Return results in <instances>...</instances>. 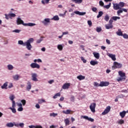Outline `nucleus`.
Masks as SVG:
<instances>
[{"instance_id": "obj_64", "label": "nucleus", "mask_w": 128, "mask_h": 128, "mask_svg": "<svg viewBox=\"0 0 128 128\" xmlns=\"http://www.w3.org/2000/svg\"><path fill=\"white\" fill-rule=\"evenodd\" d=\"M70 100L71 102H74V96H71Z\"/></svg>"}, {"instance_id": "obj_36", "label": "nucleus", "mask_w": 128, "mask_h": 128, "mask_svg": "<svg viewBox=\"0 0 128 128\" xmlns=\"http://www.w3.org/2000/svg\"><path fill=\"white\" fill-rule=\"evenodd\" d=\"M57 48L60 52L62 50V48H64V46H62V44H58L57 46Z\"/></svg>"}, {"instance_id": "obj_42", "label": "nucleus", "mask_w": 128, "mask_h": 128, "mask_svg": "<svg viewBox=\"0 0 128 128\" xmlns=\"http://www.w3.org/2000/svg\"><path fill=\"white\" fill-rule=\"evenodd\" d=\"M118 4L120 8H124V2H120Z\"/></svg>"}, {"instance_id": "obj_5", "label": "nucleus", "mask_w": 128, "mask_h": 128, "mask_svg": "<svg viewBox=\"0 0 128 128\" xmlns=\"http://www.w3.org/2000/svg\"><path fill=\"white\" fill-rule=\"evenodd\" d=\"M32 80L33 82H38V74L36 73H32Z\"/></svg>"}, {"instance_id": "obj_33", "label": "nucleus", "mask_w": 128, "mask_h": 128, "mask_svg": "<svg viewBox=\"0 0 128 128\" xmlns=\"http://www.w3.org/2000/svg\"><path fill=\"white\" fill-rule=\"evenodd\" d=\"M93 54L94 56V58H97V60H98V58H100V53L98 52H94Z\"/></svg>"}, {"instance_id": "obj_7", "label": "nucleus", "mask_w": 128, "mask_h": 128, "mask_svg": "<svg viewBox=\"0 0 128 128\" xmlns=\"http://www.w3.org/2000/svg\"><path fill=\"white\" fill-rule=\"evenodd\" d=\"M110 106H107L104 111L102 112V115L106 116V114H108L109 112H110Z\"/></svg>"}, {"instance_id": "obj_30", "label": "nucleus", "mask_w": 128, "mask_h": 128, "mask_svg": "<svg viewBox=\"0 0 128 128\" xmlns=\"http://www.w3.org/2000/svg\"><path fill=\"white\" fill-rule=\"evenodd\" d=\"M72 112V110H62V113L64 114H70V112Z\"/></svg>"}, {"instance_id": "obj_59", "label": "nucleus", "mask_w": 128, "mask_h": 128, "mask_svg": "<svg viewBox=\"0 0 128 128\" xmlns=\"http://www.w3.org/2000/svg\"><path fill=\"white\" fill-rule=\"evenodd\" d=\"M92 10L94 12H96V10H98V8L96 7H93L92 8Z\"/></svg>"}, {"instance_id": "obj_17", "label": "nucleus", "mask_w": 128, "mask_h": 128, "mask_svg": "<svg viewBox=\"0 0 128 128\" xmlns=\"http://www.w3.org/2000/svg\"><path fill=\"white\" fill-rule=\"evenodd\" d=\"M74 14H78V16H85L86 14V12H80V11H74Z\"/></svg>"}, {"instance_id": "obj_34", "label": "nucleus", "mask_w": 128, "mask_h": 128, "mask_svg": "<svg viewBox=\"0 0 128 128\" xmlns=\"http://www.w3.org/2000/svg\"><path fill=\"white\" fill-rule=\"evenodd\" d=\"M98 64V61L91 60L90 62V64L92 66H96V64Z\"/></svg>"}, {"instance_id": "obj_32", "label": "nucleus", "mask_w": 128, "mask_h": 128, "mask_svg": "<svg viewBox=\"0 0 128 128\" xmlns=\"http://www.w3.org/2000/svg\"><path fill=\"white\" fill-rule=\"evenodd\" d=\"M52 20H60V18L58 15L54 16L51 18Z\"/></svg>"}, {"instance_id": "obj_58", "label": "nucleus", "mask_w": 128, "mask_h": 128, "mask_svg": "<svg viewBox=\"0 0 128 128\" xmlns=\"http://www.w3.org/2000/svg\"><path fill=\"white\" fill-rule=\"evenodd\" d=\"M124 38H128V35L126 34H123L122 36Z\"/></svg>"}, {"instance_id": "obj_13", "label": "nucleus", "mask_w": 128, "mask_h": 128, "mask_svg": "<svg viewBox=\"0 0 128 128\" xmlns=\"http://www.w3.org/2000/svg\"><path fill=\"white\" fill-rule=\"evenodd\" d=\"M16 122H10L6 124V126H7V128H14V126H16Z\"/></svg>"}, {"instance_id": "obj_43", "label": "nucleus", "mask_w": 128, "mask_h": 128, "mask_svg": "<svg viewBox=\"0 0 128 128\" xmlns=\"http://www.w3.org/2000/svg\"><path fill=\"white\" fill-rule=\"evenodd\" d=\"M112 19L113 20H120V17L114 16L112 17Z\"/></svg>"}, {"instance_id": "obj_4", "label": "nucleus", "mask_w": 128, "mask_h": 128, "mask_svg": "<svg viewBox=\"0 0 128 128\" xmlns=\"http://www.w3.org/2000/svg\"><path fill=\"white\" fill-rule=\"evenodd\" d=\"M122 66V64L120 63L114 62V64L112 66V70H116V68H120Z\"/></svg>"}, {"instance_id": "obj_57", "label": "nucleus", "mask_w": 128, "mask_h": 128, "mask_svg": "<svg viewBox=\"0 0 128 128\" xmlns=\"http://www.w3.org/2000/svg\"><path fill=\"white\" fill-rule=\"evenodd\" d=\"M66 12H67V11L66 10V11L64 12V14H59V16H66Z\"/></svg>"}, {"instance_id": "obj_11", "label": "nucleus", "mask_w": 128, "mask_h": 128, "mask_svg": "<svg viewBox=\"0 0 128 128\" xmlns=\"http://www.w3.org/2000/svg\"><path fill=\"white\" fill-rule=\"evenodd\" d=\"M16 104L18 106L17 110L18 112H22V110H24V108H22V103L17 102Z\"/></svg>"}, {"instance_id": "obj_9", "label": "nucleus", "mask_w": 128, "mask_h": 128, "mask_svg": "<svg viewBox=\"0 0 128 128\" xmlns=\"http://www.w3.org/2000/svg\"><path fill=\"white\" fill-rule=\"evenodd\" d=\"M81 118H84V120H88L89 122H93L94 121V120L92 118H89L88 116H81Z\"/></svg>"}, {"instance_id": "obj_28", "label": "nucleus", "mask_w": 128, "mask_h": 128, "mask_svg": "<svg viewBox=\"0 0 128 128\" xmlns=\"http://www.w3.org/2000/svg\"><path fill=\"white\" fill-rule=\"evenodd\" d=\"M50 0H42L41 3L42 4H50Z\"/></svg>"}, {"instance_id": "obj_24", "label": "nucleus", "mask_w": 128, "mask_h": 128, "mask_svg": "<svg viewBox=\"0 0 128 128\" xmlns=\"http://www.w3.org/2000/svg\"><path fill=\"white\" fill-rule=\"evenodd\" d=\"M28 128H42V127L40 125H36V126L30 125L28 126Z\"/></svg>"}, {"instance_id": "obj_20", "label": "nucleus", "mask_w": 128, "mask_h": 128, "mask_svg": "<svg viewBox=\"0 0 128 128\" xmlns=\"http://www.w3.org/2000/svg\"><path fill=\"white\" fill-rule=\"evenodd\" d=\"M26 90H28V92H30V90H32V84L30 82H27V86Z\"/></svg>"}, {"instance_id": "obj_53", "label": "nucleus", "mask_w": 128, "mask_h": 128, "mask_svg": "<svg viewBox=\"0 0 128 128\" xmlns=\"http://www.w3.org/2000/svg\"><path fill=\"white\" fill-rule=\"evenodd\" d=\"M42 42V38H41L40 39L38 40L36 42V44H40Z\"/></svg>"}, {"instance_id": "obj_22", "label": "nucleus", "mask_w": 128, "mask_h": 128, "mask_svg": "<svg viewBox=\"0 0 128 128\" xmlns=\"http://www.w3.org/2000/svg\"><path fill=\"white\" fill-rule=\"evenodd\" d=\"M20 78V76L18 74H15L12 76V78L14 80H18Z\"/></svg>"}, {"instance_id": "obj_25", "label": "nucleus", "mask_w": 128, "mask_h": 128, "mask_svg": "<svg viewBox=\"0 0 128 128\" xmlns=\"http://www.w3.org/2000/svg\"><path fill=\"white\" fill-rule=\"evenodd\" d=\"M106 28V30H110V28H114V26H112V24H107L105 25Z\"/></svg>"}, {"instance_id": "obj_2", "label": "nucleus", "mask_w": 128, "mask_h": 128, "mask_svg": "<svg viewBox=\"0 0 128 128\" xmlns=\"http://www.w3.org/2000/svg\"><path fill=\"white\" fill-rule=\"evenodd\" d=\"M16 22L18 26H19V24H22V26H36V24L34 23H24V20H22L20 18H17Z\"/></svg>"}, {"instance_id": "obj_40", "label": "nucleus", "mask_w": 128, "mask_h": 128, "mask_svg": "<svg viewBox=\"0 0 128 128\" xmlns=\"http://www.w3.org/2000/svg\"><path fill=\"white\" fill-rule=\"evenodd\" d=\"M112 6V3H109L108 4L104 6V8H106L107 10H108V8H110V6Z\"/></svg>"}, {"instance_id": "obj_55", "label": "nucleus", "mask_w": 128, "mask_h": 128, "mask_svg": "<svg viewBox=\"0 0 128 128\" xmlns=\"http://www.w3.org/2000/svg\"><path fill=\"white\" fill-rule=\"evenodd\" d=\"M80 59L83 62H84V64H86V60L84 59L83 56H82L80 58Z\"/></svg>"}, {"instance_id": "obj_1", "label": "nucleus", "mask_w": 128, "mask_h": 128, "mask_svg": "<svg viewBox=\"0 0 128 128\" xmlns=\"http://www.w3.org/2000/svg\"><path fill=\"white\" fill-rule=\"evenodd\" d=\"M34 38H30L24 42V41L20 40L18 41V44H20L23 46H26V48H27L28 50H30L32 48V46L31 44L34 42Z\"/></svg>"}, {"instance_id": "obj_46", "label": "nucleus", "mask_w": 128, "mask_h": 128, "mask_svg": "<svg viewBox=\"0 0 128 128\" xmlns=\"http://www.w3.org/2000/svg\"><path fill=\"white\" fill-rule=\"evenodd\" d=\"M104 20H106V22H108V20H110V16L108 14H106L104 16Z\"/></svg>"}, {"instance_id": "obj_10", "label": "nucleus", "mask_w": 128, "mask_h": 128, "mask_svg": "<svg viewBox=\"0 0 128 128\" xmlns=\"http://www.w3.org/2000/svg\"><path fill=\"white\" fill-rule=\"evenodd\" d=\"M30 68H40V64H36V63H32L30 64Z\"/></svg>"}, {"instance_id": "obj_23", "label": "nucleus", "mask_w": 128, "mask_h": 128, "mask_svg": "<svg viewBox=\"0 0 128 128\" xmlns=\"http://www.w3.org/2000/svg\"><path fill=\"white\" fill-rule=\"evenodd\" d=\"M9 98L10 100H12V104H13L14 103L16 104V101L14 100V95H12L10 96Z\"/></svg>"}, {"instance_id": "obj_29", "label": "nucleus", "mask_w": 128, "mask_h": 128, "mask_svg": "<svg viewBox=\"0 0 128 128\" xmlns=\"http://www.w3.org/2000/svg\"><path fill=\"white\" fill-rule=\"evenodd\" d=\"M71 1L72 2H74L75 4H78L82 2V0H71Z\"/></svg>"}, {"instance_id": "obj_56", "label": "nucleus", "mask_w": 128, "mask_h": 128, "mask_svg": "<svg viewBox=\"0 0 128 128\" xmlns=\"http://www.w3.org/2000/svg\"><path fill=\"white\" fill-rule=\"evenodd\" d=\"M124 120H120L118 121V124H124Z\"/></svg>"}, {"instance_id": "obj_44", "label": "nucleus", "mask_w": 128, "mask_h": 128, "mask_svg": "<svg viewBox=\"0 0 128 128\" xmlns=\"http://www.w3.org/2000/svg\"><path fill=\"white\" fill-rule=\"evenodd\" d=\"M58 96H60V92H58V93L56 94L53 96V98H58Z\"/></svg>"}, {"instance_id": "obj_50", "label": "nucleus", "mask_w": 128, "mask_h": 128, "mask_svg": "<svg viewBox=\"0 0 128 128\" xmlns=\"http://www.w3.org/2000/svg\"><path fill=\"white\" fill-rule=\"evenodd\" d=\"M99 4L100 6H104V3L102 2V0H100L99 2Z\"/></svg>"}, {"instance_id": "obj_12", "label": "nucleus", "mask_w": 128, "mask_h": 128, "mask_svg": "<svg viewBox=\"0 0 128 128\" xmlns=\"http://www.w3.org/2000/svg\"><path fill=\"white\" fill-rule=\"evenodd\" d=\"M9 110H10L13 114H16V104L13 103V104H12V107L9 108Z\"/></svg>"}, {"instance_id": "obj_15", "label": "nucleus", "mask_w": 128, "mask_h": 128, "mask_svg": "<svg viewBox=\"0 0 128 128\" xmlns=\"http://www.w3.org/2000/svg\"><path fill=\"white\" fill-rule=\"evenodd\" d=\"M107 56H109V58H110L112 60H116V56L114 54H110V53H107Z\"/></svg>"}, {"instance_id": "obj_26", "label": "nucleus", "mask_w": 128, "mask_h": 128, "mask_svg": "<svg viewBox=\"0 0 128 128\" xmlns=\"http://www.w3.org/2000/svg\"><path fill=\"white\" fill-rule=\"evenodd\" d=\"M126 111H122V112H120V116H121L122 118H124L126 116Z\"/></svg>"}, {"instance_id": "obj_63", "label": "nucleus", "mask_w": 128, "mask_h": 128, "mask_svg": "<svg viewBox=\"0 0 128 128\" xmlns=\"http://www.w3.org/2000/svg\"><path fill=\"white\" fill-rule=\"evenodd\" d=\"M48 84H53V82H54V80H50L48 82Z\"/></svg>"}, {"instance_id": "obj_21", "label": "nucleus", "mask_w": 128, "mask_h": 128, "mask_svg": "<svg viewBox=\"0 0 128 128\" xmlns=\"http://www.w3.org/2000/svg\"><path fill=\"white\" fill-rule=\"evenodd\" d=\"M8 82L4 83L3 85L1 86V88H2V90H8Z\"/></svg>"}, {"instance_id": "obj_31", "label": "nucleus", "mask_w": 128, "mask_h": 128, "mask_svg": "<svg viewBox=\"0 0 128 128\" xmlns=\"http://www.w3.org/2000/svg\"><path fill=\"white\" fill-rule=\"evenodd\" d=\"M77 78L79 80H84V78H86V76L80 75L77 76Z\"/></svg>"}, {"instance_id": "obj_35", "label": "nucleus", "mask_w": 128, "mask_h": 128, "mask_svg": "<svg viewBox=\"0 0 128 128\" xmlns=\"http://www.w3.org/2000/svg\"><path fill=\"white\" fill-rule=\"evenodd\" d=\"M7 68L8 70H14V66L12 64H8Z\"/></svg>"}, {"instance_id": "obj_49", "label": "nucleus", "mask_w": 128, "mask_h": 128, "mask_svg": "<svg viewBox=\"0 0 128 128\" xmlns=\"http://www.w3.org/2000/svg\"><path fill=\"white\" fill-rule=\"evenodd\" d=\"M20 102L22 104V106H26V100H22Z\"/></svg>"}, {"instance_id": "obj_19", "label": "nucleus", "mask_w": 128, "mask_h": 128, "mask_svg": "<svg viewBox=\"0 0 128 128\" xmlns=\"http://www.w3.org/2000/svg\"><path fill=\"white\" fill-rule=\"evenodd\" d=\"M113 8L116 10H120V8L118 4H113Z\"/></svg>"}, {"instance_id": "obj_47", "label": "nucleus", "mask_w": 128, "mask_h": 128, "mask_svg": "<svg viewBox=\"0 0 128 128\" xmlns=\"http://www.w3.org/2000/svg\"><path fill=\"white\" fill-rule=\"evenodd\" d=\"M16 15L14 13H10L9 14V16H10V18H16Z\"/></svg>"}, {"instance_id": "obj_60", "label": "nucleus", "mask_w": 128, "mask_h": 128, "mask_svg": "<svg viewBox=\"0 0 128 128\" xmlns=\"http://www.w3.org/2000/svg\"><path fill=\"white\" fill-rule=\"evenodd\" d=\"M102 32V28L98 27L96 28V32Z\"/></svg>"}, {"instance_id": "obj_6", "label": "nucleus", "mask_w": 128, "mask_h": 128, "mask_svg": "<svg viewBox=\"0 0 128 128\" xmlns=\"http://www.w3.org/2000/svg\"><path fill=\"white\" fill-rule=\"evenodd\" d=\"M96 104L94 102L92 103L90 106V108L92 112H96Z\"/></svg>"}, {"instance_id": "obj_41", "label": "nucleus", "mask_w": 128, "mask_h": 128, "mask_svg": "<svg viewBox=\"0 0 128 128\" xmlns=\"http://www.w3.org/2000/svg\"><path fill=\"white\" fill-rule=\"evenodd\" d=\"M44 102H46V100H44V99H39L38 100V103L42 104Z\"/></svg>"}, {"instance_id": "obj_61", "label": "nucleus", "mask_w": 128, "mask_h": 128, "mask_svg": "<svg viewBox=\"0 0 128 128\" xmlns=\"http://www.w3.org/2000/svg\"><path fill=\"white\" fill-rule=\"evenodd\" d=\"M94 86H100L98 82H94Z\"/></svg>"}, {"instance_id": "obj_51", "label": "nucleus", "mask_w": 128, "mask_h": 128, "mask_svg": "<svg viewBox=\"0 0 128 128\" xmlns=\"http://www.w3.org/2000/svg\"><path fill=\"white\" fill-rule=\"evenodd\" d=\"M80 48L82 49V50H83V52H86V50H84V46L81 45Z\"/></svg>"}, {"instance_id": "obj_54", "label": "nucleus", "mask_w": 128, "mask_h": 128, "mask_svg": "<svg viewBox=\"0 0 128 128\" xmlns=\"http://www.w3.org/2000/svg\"><path fill=\"white\" fill-rule=\"evenodd\" d=\"M10 14H5V18H6V20H10Z\"/></svg>"}, {"instance_id": "obj_16", "label": "nucleus", "mask_w": 128, "mask_h": 128, "mask_svg": "<svg viewBox=\"0 0 128 128\" xmlns=\"http://www.w3.org/2000/svg\"><path fill=\"white\" fill-rule=\"evenodd\" d=\"M15 126H16V128H24V124L23 122H20V123H16V124H15Z\"/></svg>"}, {"instance_id": "obj_62", "label": "nucleus", "mask_w": 128, "mask_h": 128, "mask_svg": "<svg viewBox=\"0 0 128 128\" xmlns=\"http://www.w3.org/2000/svg\"><path fill=\"white\" fill-rule=\"evenodd\" d=\"M124 94H121L119 96H118V98H124Z\"/></svg>"}, {"instance_id": "obj_52", "label": "nucleus", "mask_w": 128, "mask_h": 128, "mask_svg": "<svg viewBox=\"0 0 128 128\" xmlns=\"http://www.w3.org/2000/svg\"><path fill=\"white\" fill-rule=\"evenodd\" d=\"M88 24L89 26H92V20H88Z\"/></svg>"}, {"instance_id": "obj_8", "label": "nucleus", "mask_w": 128, "mask_h": 128, "mask_svg": "<svg viewBox=\"0 0 128 128\" xmlns=\"http://www.w3.org/2000/svg\"><path fill=\"white\" fill-rule=\"evenodd\" d=\"M42 24H44V26H48V24H50V18H44V20L42 21Z\"/></svg>"}, {"instance_id": "obj_27", "label": "nucleus", "mask_w": 128, "mask_h": 128, "mask_svg": "<svg viewBox=\"0 0 128 128\" xmlns=\"http://www.w3.org/2000/svg\"><path fill=\"white\" fill-rule=\"evenodd\" d=\"M116 34L119 36H123L122 32V30L120 29L118 30V32H116Z\"/></svg>"}, {"instance_id": "obj_48", "label": "nucleus", "mask_w": 128, "mask_h": 128, "mask_svg": "<svg viewBox=\"0 0 128 128\" xmlns=\"http://www.w3.org/2000/svg\"><path fill=\"white\" fill-rule=\"evenodd\" d=\"M58 116V114L56 113L53 112V113L50 114V116H53L54 118H56V116Z\"/></svg>"}, {"instance_id": "obj_39", "label": "nucleus", "mask_w": 128, "mask_h": 128, "mask_svg": "<svg viewBox=\"0 0 128 128\" xmlns=\"http://www.w3.org/2000/svg\"><path fill=\"white\" fill-rule=\"evenodd\" d=\"M123 12H122V8H120L118 9V10L117 11V14L118 16H120V14H122Z\"/></svg>"}, {"instance_id": "obj_18", "label": "nucleus", "mask_w": 128, "mask_h": 128, "mask_svg": "<svg viewBox=\"0 0 128 128\" xmlns=\"http://www.w3.org/2000/svg\"><path fill=\"white\" fill-rule=\"evenodd\" d=\"M70 86V83H66L62 86L63 90H68V88Z\"/></svg>"}, {"instance_id": "obj_14", "label": "nucleus", "mask_w": 128, "mask_h": 128, "mask_svg": "<svg viewBox=\"0 0 128 128\" xmlns=\"http://www.w3.org/2000/svg\"><path fill=\"white\" fill-rule=\"evenodd\" d=\"M110 84V82H101L100 84V86H108Z\"/></svg>"}, {"instance_id": "obj_38", "label": "nucleus", "mask_w": 128, "mask_h": 128, "mask_svg": "<svg viewBox=\"0 0 128 128\" xmlns=\"http://www.w3.org/2000/svg\"><path fill=\"white\" fill-rule=\"evenodd\" d=\"M66 126H68L70 124V120L68 118H66L64 120Z\"/></svg>"}, {"instance_id": "obj_37", "label": "nucleus", "mask_w": 128, "mask_h": 128, "mask_svg": "<svg viewBox=\"0 0 128 128\" xmlns=\"http://www.w3.org/2000/svg\"><path fill=\"white\" fill-rule=\"evenodd\" d=\"M102 14H104V12H102V11L99 12L98 14L96 16L97 18H100L102 16Z\"/></svg>"}, {"instance_id": "obj_3", "label": "nucleus", "mask_w": 128, "mask_h": 128, "mask_svg": "<svg viewBox=\"0 0 128 128\" xmlns=\"http://www.w3.org/2000/svg\"><path fill=\"white\" fill-rule=\"evenodd\" d=\"M118 74L120 76V78H118L117 80L118 82H122V80H126V73L122 72L119 71L118 72Z\"/></svg>"}, {"instance_id": "obj_45", "label": "nucleus", "mask_w": 128, "mask_h": 128, "mask_svg": "<svg viewBox=\"0 0 128 128\" xmlns=\"http://www.w3.org/2000/svg\"><path fill=\"white\" fill-rule=\"evenodd\" d=\"M22 30H14L12 31V32H16V34H20Z\"/></svg>"}]
</instances>
